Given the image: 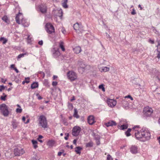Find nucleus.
<instances>
[{"mask_svg":"<svg viewBox=\"0 0 160 160\" xmlns=\"http://www.w3.org/2000/svg\"><path fill=\"white\" fill-rule=\"evenodd\" d=\"M139 127V126H135L133 128V130L137 131L135 133L136 138L143 142L149 140L151 136L149 131L145 128H142L139 131L135 129Z\"/></svg>","mask_w":160,"mask_h":160,"instance_id":"1","label":"nucleus"},{"mask_svg":"<svg viewBox=\"0 0 160 160\" xmlns=\"http://www.w3.org/2000/svg\"><path fill=\"white\" fill-rule=\"evenodd\" d=\"M22 15L21 13H19L18 14H17L16 17V21L17 23L18 24H20V19L21 20V23L25 27H27L28 26L29 24L27 22L26 20L22 18Z\"/></svg>","mask_w":160,"mask_h":160,"instance_id":"2","label":"nucleus"},{"mask_svg":"<svg viewBox=\"0 0 160 160\" xmlns=\"http://www.w3.org/2000/svg\"><path fill=\"white\" fill-rule=\"evenodd\" d=\"M39 126L43 128L48 127V123L46 117L43 115L40 116L38 119Z\"/></svg>","mask_w":160,"mask_h":160,"instance_id":"3","label":"nucleus"},{"mask_svg":"<svg viewBox=\"0 0 160 160\" xmlns=\"http://www.w3.org/2000/svg\"><path fill=\"white\" fill-rule=\"evenodd\" d=\"M0 109L1 112L5 116H7L9 114L7 106L5 104H2L0 105Z\"/></svg>","mask_w":160,"mask_h":160,"instance_id":"4","label":"nucleus"},{"mask_svg":"<svg viewBox=\"0 0 160 160\" xmlns=\"http://www.w3.org/2000/svg\"><path fill=\"white\" fill-rule=\"evenodd\" d=\"M153 110L152 108L147 106L145 107L143 109V113L146 117H150L153 112Z\"/></svg>","mask_w":160,"mask_h":160,"instance_id":"5","label":"nucleus"},{"mask_svg":"<svg viewBox=\"0 0 160 160\" xmlns=\"http://www.w3.org/2000/svg\"><path fill=\"white\" fill-rule=\"evenodd\" d=\"M73 27L74 29L78 33L83 31L82 25L81 24L76 23L74 24Z\"/></svg>","mask_w":160,"mask_h":160,"instance_id":"6","label":"nucleus"},{"mask_svg":"<svg viewBox=\"0 0 160 160\" xmlns=\"http://www.w3.org/2000/svg\"><path fill=\"white\" fill-rule=\"evenodd\" d=\"M46 30L47 32L51 34L54 32V28L53 26L50 23H47L45 25Z\"/></svg>","mask_w":160,"mask_h":160,"instance_id":"7","label":"nucleus"},{"mask_svg":"<svg viewBox=\"0 0 160 160\" xmlns=\"http://www.w3.org/2000/svg\"><path fill=\"white\" fill-rule=\"evenodd\" d=\"M67 76L68 78L72 81H74L77 79V77L76 74L72 71L68 72Z\"/></svg>","mask_w":160,"mask_h":160,"instance_id":"8","label":"nucleus"},{"mask_svg":"<svg viewBox=\"0 0 160 160\" xmlns=\"http://www.w3.org/2000/svg\"><path fill=\"white\" fill-rule=\"evenodd\" d=\"M81 131V128L78 126H75L72 129V134L73 136H78Z\"/></svg>","mask_w":160,"mask_h":160,"instance_id":"9","label":"nucleus"},{"mask_svg":"<svg viewBox=\"0 0 160 160\" xmlns=\"http://www.w3.org/2000/svg\"><path fill=\"white\" fill-rule=\"evenodd\" d=\"M24 152H25L23 149L16 148L14 150V154L16 156H21Z\"/></svg>","mask_w":160,"mask_h":160,"instance_id":"10","label":"nucleus"},{"mask_svg":"<svg viewBox=\"0 0 160 160\" xmlns=\"http://www.w3.org/2000/svg\"><path fill=\"white\" fill-rule=\"evenodd\" d=\"M107 101V102L108 106L111 108H113L116 104L117 102L116 100L112 99H108Z\"/></svg>","mask_w":160,"mask_h":160,"instance_id":"11","label":"nucleus"},{"mask_svg":"<svg viewBox=\"0 0 160 160\" xmlns=\"http://www.w3.org/2000/svg\"><path fill=\"white\" fill-rule=\"evenodd\" d=\"M78 64L79 66V69L82 68L83 71L85 68L87 66V65L82 60L78 61Z\"/></svg>","mask_w":160,"mask_h":160,"instance_id":"12","label":"nucleus"},{"mask_svg":"<svg viewBox=\"0 0 160 160\" xmlns=\"http://www.w3.org/2000/svg\"><path fill=\"white\" fill-rule=\"evenodd\" d=\"M130 151L132 154H136L138 152L137 147L135 145L132 146L130 148Z\"/></svg>","mask_w":160,"mask_h":160,"instance_id":"13","label":"nucleus"},{"mask_svg":"<svg viewBox=\"0 0 160 160\" xmlns=\"http://www.w3.org/2000/svg\"><path fill=\"white\" fill-rule=\"evenodd\" d=\"M53 56L55 58L58 57L60 55V53L58 48H54L52 50Z\"/></svg>","mask_w":160,"mask_h":160,"instance_id":"14","label":"nucleus"},{"mask_svg":"<svg viewBox=\"0 0 160 160\" xmlns=\"http://www.w3.org/2000/svg\"><path fill=\"white\" fill-rule=\"evenodd\" d=\"M104 125L107 127H108L109 126H116V123L115 121H110L107 122L105 123Z\"/></svg>","mask_w":160,"mask_h":160,"instance_id":"15","label":"nucleus"},{"mask_svg":"<svg viewBox=\"0 0 160 160\" xmlns=\"http://www.w3.org/2000/svg\"><path fill=\"white\" fill-rule=\"evenodd\" d=\"M88 122L90 125L93 124L95 122L94 117L93 116H89L88 118Z\"/></svg>","mask_w":160,"mask_h":160,"instance_id":"16","label":"nucleus"},{"mask_svg":"<svg viewBox=\"0 0 160 160\" xmlns=\"http://www.w3.org/2000/svg\"><path fill=\"white\" fill-rule=\"evenodd\" d=\"M39 8L40 11L42 13H44L46 12L47 8L45 5H40Z\"/></svg>","mask_w":160,"mask_h":160,"instance_id":"17","label":"nucleus"},{"mask_svg":"<svg viewBox=\"0 0 160 160\" xmlns=\"http://www.w3.org/2000/svg\"><path fill=\"white\" fill-rule=\"evenodd\" d=\"M73 50L75 53L78 54L80 53L81 51V47L79 46H77L73 48Z\"/></svg>","mask_w":160,"mask_h":160,"instance_id":"18","label":"nucleus"},{"mask_svg":"<svg viewBox=\"0 0 160 160\" xmlns=\"http://www.w3.org/2000/svg\"><path fill=\"white\" fill-rule=\"evenodd\" d=\"M109 68L107 67H103L99 68V70L101 72H105L109 71Z\"/></svg>","mask_w":160,"mask_h":160,"instance_id":"19","label":"nucleus"},{"mask_svg":"<svg viewBox=\"0 0 160 160\" xmlns=\"http://www.w3.org/2000/svg\"><path fill=\"white\" fill-rule=\"evenodd\" d=\"M94 137L97 145H99L100 143L99 140L100 137L98 135H95Z\"/></svg>","mask_w":160,"mask_h":160,"instance_id":"20","label":"nucleus"},{"mask_svg":"<svg viewBox=\"0 0 160 160\" xmlns=\"http://www.w3.org/2000/svg\"><path fill=\"white\" fill-rule=\"evenodd\" d=\"M68 0H62V4L63 7L65 8H68V5H67Z\"/></svg>","mask_w":160,"mask_h":160,"instance_id":"21","label":"nucleus"},{"mask_svg":"<svg viewBox=\"0 0 160 160\" xmlns=\"http://www.w3.org/2000/svg\"><path fill=\"white\" fill-rule=\"evenodd\" d=\"M152 73H153V74L155 75V76H156V78H158V79H159V78L158 77V76L159 75V72L158 71V70H157L155 69H153L152 70Z\"/></svg>","mask_w":160,"mask_h":160,"instance_id":"22","label":"nucleus"},{"mask_svg":"<svg viewBox=\"0 0 160 160\" xmlns=\"http://www.w3.org/2000/svg\"><path fill=\"white\" fill-rule=\"evenodd\" d=\"M38 86V84L37 82H33L31 85V88L32 89H34L37 88Z\"/></svg>","mask_w":160,"mask_h":160,"instance_id":"23","label":"nucleus"},{"mask_svg":"<svg viewBox=\"0 0 160 160\" xmlns=\"http://www.w3.org/2000/svg\"><path fill=\"white\" fill-rule=\"evenodd\" d=\"M18 123L16 122L15 121H13L12 122V125L14 128H16L18 126Z\"/></svg>","mask_w":160,"mask_h":160,"instance_id":"24","label":"nucleus"},{"mask_svg":"<svg viewBox=\"0 0 160 160\" xmlns=\"http://www.w3.org/2000/svg\"><path fill=\"white\" fill-rule=\"evenodd\" d=\"M82 149V148L80 147H76L75 150V152L77 153L80 154L81 153V150Z\"/></svg>","mask_w":160,"mask_h":160,"instance_id":"25","label":"nucleus"},{"mask_svg":"<svg viewBox=\"0 0 160 160\" xmlns=\"http://www.w3.org/2000/svg\"><path fill=\"white\" fill-rule=\"evenodd\" d=\"M59 47L62 49L63 51H64L65 49L63 45V42L62 41H60L59 43Z\"/></svg>","mask_w":160,"mask_h":160,"instance_id":"26","label":"nucleus"},{"mask_svg":"<svg viewBox=\"0 0 160 160\" xmlns=\"http://www.w3.org/2000/svg\"><path fill=\"white\" fill-rule=\"evenodd\" d=\"M73 116L77 118H79V116L78 114V111L76 108L74 109V113L73 114Z\"/></svg>","mask_w":160,"mask_h":160,"instance_id":"27","label":"nucleus"},{"mask_svg":"<svg viewBox=\"0 0 160 160\" xmlns=\"http://www.w3.org/2000/svg\"><path fill=\"white\" fill-rule=\"evenodd\" d=\"M57 12H58V14H57V16H58L60 18H61L62 16V10L60 9V10L57 11Z\"/></svg>","mask_w":160,"mask_h":160,"instance_id":"28","label":"nucleus"},{"mask_svg":"<svg viewBox=\"0 0 160 160\" xmlns=\"http://www.w3.org/2000/svg\"><path fill=\"white\" fill-rule=\"evenodd\" d=\"M0 41L2 42L3 44H5L7 42V40L4 37H1L0 38Z\"/></svg>","mask_w":160,"mask_h":160,"instance_id":"29","label":"nucleus"},{"mask_svg":"<svg viewBox=\"0 0 160 160\" xmlns=\"http://www.w3.org/2000/svg\"><path fill=\"white\" fill-rule=\"evenodd\" d=\"M125 99H122L121 101V103L122 104L123 106L126 105L127 104L128 102L127 101L125 100Z\"/></svg>","mask_w":160,"mask_h":160,"instance_id":"30","label":"nucleus"},{"mask_svg":"<svg viewBox=\"0 0 160 160\" xmlns=\"http://www.w3.org/2000/svg\"><path fill=\"white\" fill-rule=\"evenodd\" d=\"M86 146L87 147H91L93 146V143L92 142H89L87 143L86 145Z\"/></svg>","mask_w":160,"mask_h":160,"instance_id":"31","label":"nucleus"},{"mask_svg":"<svg viewBox=\"0 0 160 160\" xmlns=\"http://www.w3.org/2000/svg\"><path fill=\"white\" fill-rule=\"evenodd\" d=\"M131 130V128H128V130L126 132V134L127 136H129L131 135L130 132Z\"/></svg>","mask_w":160,"mask_h":160,"instance_id":"32","label":"nucleus"},{"mask_svg":"<svg viewBox=\"0 0 160 160\" xmlns=\"http://www.w3.org/2000/svg\"><path fill=\"white\" fill-rule=\"evenodd\" d=\"M128 128V126L127 124H124L122 125H121L120 127L121 129L122 130H124L125 129H126Z\"/></svg>","mask_w":160,"mask_h":160,"instance_id":"33","label":"nucleus"},{"mask_svg":"<svg viewBox=\"0 0 160 160\" xmlns=\"http://www.w3.org/2000/svg\"><path fill=\"white\" fill-rule=\"evenodd\" d=\"M3 94L4 96H2L1 97V99L2 100L5 101L6 100V98L7 97V96L4 93H3Z\"/></svg>","mask_w":160,"mask_h":160,"instance_id":"34","label":"nucleus"},{"mask_svg":"<svg viewBox=\"0 0 160 160\" xmlns=\"http://www.w3.org/2000/svg\"><path fill=\"white\" fill-rule=\"evenodd\" d=\"M2 19L5 22H6L7 23L8 22V18L6 16H4L2 18Z\"/></svg>","mask_w":160,"mask_h":160,"instance_id":"35","label":"nucleus"},{"mask_svg":"<svg viewBox=\"0 0 160 160\" xmlns=\"http://www.w3.org/2000/svg\"><path fill=\"white\" fill-rule=\"evenodd\" d=\"M99 88L102 89V91L103 92L105 91V88L104 87V86L103 84H101L99 86Z\"/></svg>","mask_w":160,"mask_h":160,"instance_id":"36","label":"nucleus"},{"mask_svg":"<svg viewBox=\"0 0 160 160\" xmlns=\"http://www.w3.org/2000/svg\"><path fill=\"white\" fill-rule=\"evenodd\" d=\"M43 136L42 135H40L38 136V141L40 142H42V141L41 140V139H42L43 138Z\"/></svg>","mask_w":160,"mask_h":160,"instance_id":"37","label":"nucleus"},{"mask_svg":"<svg viewBox=\"0 0 160 160\" xmlns=\"http://www.w3.org/2000/svg\"><path fill=\"white\" fill-rule=\"evenodd\" d=\"M157 50L159 52H160V42H158L157 46Z\"/></svg>","mask_w":160,"mask_h":160,"instance_id":"38","label":"nucleus"},{"mask_svg":"<svg viewBox=\"0 0 160 160\" xmlns=\"http://www.w3.org/2000/svg\"><path fill=\"white\" fill-rule=\"evenodd\" d=\"M26 53H22L21 54H20L18 56V59L20 58H22V57H23L24 55H26Z\"/></svg>","mask_w":160,"mask_h":160,"instance_id":"39","label":"nucleus"},{"mask_svg":"<svg viewBox=\"0 0 160 160\" xmlns=\"http://www.w3.org/2000/svg\"><path fill=\"white\" fill-rule=\"evenodd\" d=\"M107 159L108 160H113V159H112V158L109 154H108L107 155Z\"/></svg>","mask_w":160,"mask_h":160,"instance_id":"40","label":"nucleus"},{"mask_svg":"<svg viewBox=\"0 0 160 160\" xmlns=\"http://www.w3.org/2000/svg\"><path fill=\"white\" fill-rule=\"evenodd\" d=\"M16 111L18 113H21L22 112V109L21 108H18L16 109Z\"/></svg>","mask_w":160,"mask_h":160,"instance_id":"41","label":"nucleus"},{"mask_svg":"<svg viewBox=\"0 0 160 160\" xmlns=\"http://www.w3.org/2000/svg\"><path fill=\"white\" fill-rule=\"evenodd\" d=\"M124 98H129V99H130L131 100H133V98L130 95H128L127 96H125Z\"/></svg>","mask_w":160,"mask_h":160,"instance_id":"42","label":"nucleus"},{"mask_svg":"<svg viewBox=\"0 0 160 160\" xmlns=\"http://www.w3.org/2000/svg\"><path fill=\"white\" fill-rule=\"evenodd\" d=\"M31 38L30 37V36H28L27 38L28 43H30L31 42Z\"/></svg>","mask_w":160,"mask_h":160,"instance_id":"43","label":"nucleus"},{"mask_svg":"<svg viewBox=\"0 0 160 160\" xmlns=\"http://www.w3.org/2000/svg\"><path fill=\"white\" fill-rule=\"evenodd\" d=\"M29 79L30 78H25V80L24 81L26 83H28L29 82Z\"/></svg>","mask_w":160,"mask_h":160,"instance_id":"44","label":"nucleus"},{"mask_svg":"<svg viewBox=\"0 0 160 160\" xmlns=\"http://www.w3.org/2000/svg\"><path fill=\"white\" fill-rule=\"evenodd\" d=\"M53 143V142L52 141H50L48 142V144L49 146H51Z\"/></svg>","mask_w":160,"mask_h":160,"instance_id":"45","label":"nucleus"},{"mask_svg":"<svg viewBox=\"0 0 160 160\" xmlns=\"http://www.w3.org/2000/svg\"><path fill=\"white\" fill-rule=\"evenodd\" d=\"M131 13L132 15H134L136 14L135 10L134 9H133L132 11L131 12Z\"/></svg>","mask_w":160,"mask_h":160,"instance_id":"46","label":"nucleus"},{"mask_svg":"<svg viewBox=\"0 0 160 160\" xmlns=\"http://www.w3.org/2000/svg\"><path fill=\"white\" fill-rule=\"evenodd\" d=\"M40 74H41V75L42 76V78H44L45 77V74L42 71H40L39 72Z\"/></svg>","mask_w":160,"mask_h":160,"instance_id":"47","label":"nucleus"},{"mask_svg":"<svg viewBox=\"0 0 160 160\" xmlns=\"http://www.w3.org/2000/svg\"><path fill=\"white\" fill-rule=\"evenodd\" d=\"M65 134L66 135V136L64 137V139L65 140H68V137H69V133H65Z\"/></svg>","mask_w":160,"mask_h":160,"instance_id":"48","label":"nucleus"},{"mask_svg":"<svg viewBox=\"0 0 160 160\" xmlns=\"http://www.w3.org/2000/svg\"><path fill=\"white\" fill-rule=\"evenodd\" d=\"M32 142L33 144V145H35V144H37L38 143V142L35 140H32Z\"/></svg>","mask_w":160,"mask_h":160,"instance_id":"49","label":"nucleus"},{"mask_svg":"<svg viewBox=\"0 0 160 160\" xmlns=\"http://www.w3.org/2000/svg\"><path fill=\"white\" fill-rule=\"evenodd\" d=\"M4 89V87L3 86H0V92H1L2 90Z\"/></svg>","mask_w":160,"mask_h":160,"instance_id":"50","label":"nucleus"},{"mask_svg":"<svg viewBox=\"0 0 160 160\" xmlns=\"http://www.w3.org/2000/svg\"><path fill=\"white\" fill-rule=\"evenodd\" d=\"M106 37L107 38H109V40H111V38L110 37V35L108 34L107 33H106Z\"/></svg>","mask_w":160,"mask_h":160,"instance_id":"51","label":"nucleus"},{"mask_svg":"<svg viewBox=\"0 0 160 160\" xmlns=\"http://www.w3.org/2000/svg\"><path fill=\"white\" fill-rule=\"evenodd\" d=\"M57 84V82H52V85L53 86H56Z\"/></svg>","mask_w":160,"mask_h":160,"instance_id":"52","label":"nucleus"},{"mask_svg":"<svg viewBox=\"0 0 160 160\" xmlns=\"http://www.w3.org/2000/svg\"><path fill=\"white\" fill-rule=\"evenodd\" d=\"M43 42L42 40H41L38 42V44L40 45H42L43 44Z\"/></svg>","mask_w":160,"mask_h":160,"instance_id":"53","label":"nucleus"},{"mask_svg":"<svg viewBox=\"0 0 160 160\" xmlns=\"http://www.w3.org/2000/svg\"><path fill=\"white\" fill-rule=\"evenodd\" d=\"M77 139H75L73 141V143L74 144H75L76 145V142H77Z\"/></svg>","mask_w":160,"mask_h":160,"instance_id":"54","label":"nucleus"},{"mask_svg":"<svg viewBox=\"0 0 160 160\" xmlns=\"http://www.w3.org/2000/svg\"><path fill=\"white\" fill-rule=\"evenodd\" d=\"M7 80L6 79H4L3 78H2V82H3L4 83H5L6 82V81Z\"/></svg>","mask_w":160,"mask_h":160,"instance_id":"55","label":"nucleus"},{"mask_svg":"<svg viewBox=\"0 0 160 160\" xmlns=\"http://www.w3.org/2000/svg\"><path fill=\"white\" fill-rule=\"evenodd\" d=\"M62 153V152H58V156H60L61 155Z\"/></svg>","mask_w":160,"mask_h":160,"instance_id":"56","label":"nucleus"},{"mask_svg":"<svg viewBox=\"0 0 160 160\" xmlns=\"http://www.w3.org/2000/svg\"><path fill=\"white\" fill-rule=\"evenodd\" d=\"M14 69L15 70V71L17 73H18L19 72L18 70L17 69V68H14Z\"/></svg>","mask_w":160,"mask_h":160,"instance_id":"57","label":"nucleus"},{"mask_svg":"<svg viewBox=\"0 0 160 160\" xmlns=\"http://www.w3.org/2000/svg\"><path fill=\"white\" fill-rule=\"evenodd\" d=\"M11 68H13L14 69V68H15L14 67V64H12L11 65Z\"/></svg>","mask_w":160,"mask_h":160,"instance_id":"58","label":"nucleus"},{"mask_svg":"<svg viewBox=\"0 0 160 160\" xmlns=\"http://www.w3.org/2000/svg\"><path fill=\"white\" fill-rule=\"evenodd\" d=\"M33 145L34 148L35 149H36L38 147V146H37V144H35V145Z\"/></svg>","mask_w":160,"mask_h":160,"instance_id":"59","label":"nucleus"},{"mask_svg":"<svg viewBox=\"0 0 160 160\" xmlns=\"http://www.w3.org/2000/svg\"><path fill=\"white\" fill-rule=\"evenodd\" d=\"M68 105L69 106H70L72 108V107H73V105H72V103H69L68 102Z\"/></svg>","mask_w":160,"mask_h":160,"instance_id":"60","label":"nucleus"},{"mask_svg":"<svg viewBox=\"0 0 160 160\" xmlns=\"http://www.w3.org/2000/svg\"><path fill=\"white\" fill-rule=\"evenodd\" d=\"M75 100V99L74 97L73 96L72 98V99H71L70 100L71 102H72V101H73V100Z\"/></svg>","mask_w":160,"mask_h":160,"instance_id":"61","label":"nucleus"},{"mask_svg":"<svg viewBox=\"0 0 160 160\" xmlns=\"http://www.w3.org/2000/svg\"><path fill=\"white\" fill-rule=\"evenodd\" d=\"M157 57L158 58H160V52H159V53L158 54Z\"/></svg>","mask_w":160,"mask_h":160,"instance_id":"62","label":"nucleus"},{"mask_svg":"<svg viewBox=\"0 0 160 160\" xmlns=\"http://www.w3.org/2000/svg\"><path fill=\"white\" fill-rule=\"evenodd\" d=\"M26 119V118L25 117H23L22 118V120L23 121V122H25V120Z\"/></svg>","mask_w":160,"mask_h":160,"instance_id":"63","label":"nucleus"},{"mask_svg":"<svg viewBox=\"0 0 160 160\" xmlns=\"http://www.w3.org/2000/svg\"><path fill=\"white\" fill-rule=\"evenodd\" d=\"M157 139L158 141L159 144H160V136L157 138Z\"/></svg>","mask_w":160,"mask_h":160,"instance_id":"64","label":"nucleus"}]
</instances>
